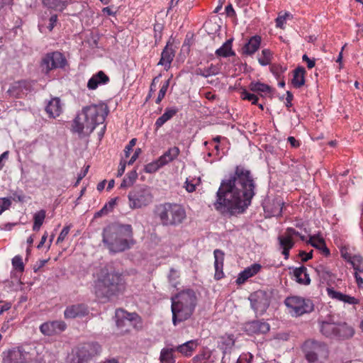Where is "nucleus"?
<instances>
[{
  "label": "nucleus",
  "instance_id": "c756f323",
  "mask_svg": "<svg viewBox=\"0 0 363 363\" xmlns=\"http://www.w3.org/2000/svg\"><path fill=\"white\" fill-rule=\"evenodd\" d=\"M179 153L180 150L178 147H170L158 158L159 162L164 166L175 160Z\"/></svg>",
  "mask_w": 363,
  "mask_h": 363
},
{
  "label": "nucleus",
  "instance_id": "393cba45",
  "mask_svg": "<svg viewBox=\"0 0 363 363\" xmlns=\"http://www.w3.org/2000/svg\"><path fill=\"white\" fill-rule=\"evenodd\" d=\"M214 352L215 350H211L207 347L203 348L199 354L193 357L192 362L193 363L214 362L216 359V358L213 356Z\"/></svg>",
  "mask_w": 363,
  "mask_h": 363
},
{
  "label": "nucleus",
  "instance_id": "c9c22d12",
  "mask_svg": "<svg viewBox=\"0 0 363 363\" xmlns=\"http://www.w3.org/2000/svg\"><path fill=\"white\" fill-rule=\"evenodd\" d=\"M279 245L282 248V254L284 255L285 259H288L289 255V250L294 246V242L286 234L280 235L278 238Z\"/></svg>",
  "mask_w": 363,
  "mask_h": 363
},
{
  "label": "nucleus",
  "instance_id": "13d9d810",
  "mask_svg": "<svg viewBox=\"0 0 363 363\" xmlns=\"http://www.w3.org/2000/svg\"><path fill=\"white\" fill-rule=\"evenodd\" d=\"M286 68L283 67L282 66L279 65H272L270 68L271 72L272 74L276 76V77L279 78L280 75L286 71Z\"/></svg>",
  "mask_w": 363,
  "mask_h": 363
},
{
  "label": "nucleus",
  "instance_id": "0e129e2a",
  "mask_svg": "<svg viewBox=\"0 0 363 363\" xmlns=\"http://www.w3.org/2000/svg\"><path fill=\"white\" fill-rule=\"evenodd\" d=\"M58 18L56 14L52 15L49 18V25L48 26V28L50 31H52L54 27L56 26Z\"/></svg>",
  "mask_w": 363,
  "mask_h": 363
},
{
  "label": "nucleus",
  "instance_id": "412c9836",
  "mask_svg": "<svg viewBox=\"0 0 363 363\" xmlns=\"http://www.w3.org/2000/svg\"><path fill=\"white\" fill-rule=\"evenodd\" d=\"M109 80V77L103 71H99L89 79L87 88L89 90H94L100 85L108 84Z\"/></svg>",
  "mask_w": 363,
  "mask_h": 363
},
{
  "label": "nucleus",
  "instance_id": "e433bc0d",
  "mask_svg": "<svg viewBox=\"0 0 363 363\" xmlns=\"http://www.w3.org/2000/svg\"><path fill=\"white\" fill-rule=\"evenodd\" d=\"M220 66L211 64L208 67H198L195 70L196 75L202 76L207 78L211 76L217 75L220 72Z\"/></svg>",
  "mask_w": 363,
  "mask_h": 363
},
{
  "label": "nucleus",
  "instance_id": "2f4dec72",
  "mask_svg": "<svg viewBox=\"0 0 363 363\" xmlns=\"http://www.w3.org/2000/svg\"><path fill=\"white\" fill-rule=\"evenodd\" d=\"M293 274L298 283L303 285H308L311 283L309 274L307 273V269L305 267L302 266L296 268Z\"/></svg>",
  "mask_w": 363,
  "mask_h": 363
},
{
  "label": "nucleus",
  "instance_id": "58836bf2",
  "mask_svg": "<svg viewBox=\"0 0 363 363\" xmlns=\"http://www.w3.org/2000/svg\"><path fill=\"white\" fill-rule=\"evenodd\" d=\"M308 242L313 247L321 250L325 256H328L330 255V250L327 247L323 238L319 236L313 235L310 238Z\"/></svg>",
  "mask_w": 363,
  "mask_h": 363
},
{
  "label": "nucleus",
  "instance_id": "473e14b6",
  "mask_svg": "<svg viewBox=\"0 0 363 363\" xmlns=\"http://www.w3.org/2000/svg\"><path fill=\"white\" fill-rule=\"evenodd\" d=\"M175 347H173L167 346L162 348L160 354V363H175Z\"/></svg>",
  "mask_w": 363,
  "mask_h": 363
},
{
  "label": "nucleus",
  "instance_id": "ea45409f",
  "mask_svg": "<svg viewBox=\"0 0 363 363\" xmlns=\"http://www.w3.org/2000/svg\"><path fill=\"white\" fill-rule=\"evenodd\" d=\"M43 4L48 9L57 11H63L67 6V1L63 0H43Z\"/></svg>",
  "mask_w": 363,
  "mask_h": 363
},
{
  "label": "nucleus",
  "instance_id": "6ab92c4d",
  "mask_svg": "<svg viewBox=\"0 0 363 363\" xmlns=\"http://www.w3.org/2000/svg\"><path fill=\"white\" fill-rule=\"evenodd\" d=\"M235 340L233 335L225 334L220 336L217 341V347L220 349L223 354V357L228 353H230L233 347L235 346Z\"/></svg>",
  "mask_w": 363,
  "mask_h": 363
},
{
  "label": "nucleus",
  "instance_id": "a19ab883",
  "mask_svg": "<svg viewBox=\"0 0 363 363\" xmlns=\"http://www.w3.org/2000/svg\"><path fill=\"white\" fill-rule=\"evenodd\" d=\"M46 216V211L45 210H40L36 212L33 216V230L34 231H38L42 226L44 220Z\"/></svg>",
  "mask_w": 363,
  "mask_h": 363
},
{
  "label": "nucleus",
  "instance_id": "20e7f679",
  "mask_svg": "<svg viewBox=\"0 0 363 363\" xmlns=\"http://www.w3.org/2000/svg\"><path fill=\"white\" fill-rule=\"evenodd\" d=\"M107 114V107L104 104L85 106L74 119L72 130L77 133L79 137L89 135L96 125L104 122Z\"/></svg>",
  "mask_w": 363,
  "mask_h": 363
},
{
  "label": "nucleus",
  "instance_id": "a878e982",
  "mask_svg": "<svg viewBox=\"0 0 363 363\" xmlns=\"http://www.w3.org/2000/svg\"><path fill=\"white\" fill-rule=\"evenodd\" d=\"M261 41L262 38L259 35H256L251 37L242 48V52L247 55H252L259 48Z\"/></svg>",
  "mask_w": 363,
  "mask_h": 363
},
{
  "label": "nucleus",
  "instance_id": "e2e57ef3",
  "mask_svg": "<svg viewBox=\"0 0 363 363\" xmlns=\"http://www.w3.org/2000/svg\"><path fill=\"white\" fill-rule=\"evenodd\" d=\"M289 16V13H285L284 15H279L277 18H276V26L278 28H283L285 22H286V16Z\"/></svg>",
  "mask_w": 363,
  "mask_h": 363
},
{
  "label": "nucleus",
  "instance_id": "37998d69",
  "mask_svg": "<svg viewBox=\"0 0 363 363\" xmlns=\"http://www.w3.org/2000/svg\"><path fill=\"white\" fill-rule=\"evenodd\" d=\"M138 178L136 170L128 172L121 184V188H127L132 186Z\"/></svg>",
  "mask_w": 363,
  "mask_h": 363
},
{
  "label": "nucleus",
  "instance_id": "a18cd8bd",
  "mask_svg": "<svg viewBox=\"0 0 363 363\" xmlns=\"http://www.w3.org/2000/svg\"><path fill=\"white\" fill-rule=\"evenodd\" d=\"M272 53L269 49H264L262 55L258 58L259 63L262 66H267L271 63Z\"/></svg>",
  "mask_w": 363,
  "mask_h": 363
},
{
  "label": "nucleus",
  "instance_id": "dca6fc26",
  "mask_svg": "<svg viewBox=\"0 0 363 363\" xmlns=\"http://www.w3.org/2000/svg\"><path fill=\"white\" fill-rule=\"evenodd\" d=\"M30 91V84L26 81L16 82L8 90L10 96L15 98H22Z\"/></svg>",
  "mask_w": 363,
  "mask_h": 363
},
{
  "label": "nucleus",
  "instance_id": "79ce46f5",
  "mask_svg": "<svg viewBox=\"0 0 363 363\" xmlns=\"http://www.w3.org/2000/svg\"><path fill=\"white\" fill-rule=\"evenodd\" d=\"M353 267L354 272L363 273V257L359 255H354L348 262Z\"/></svg>",
  "mask_w": 363,
  "mask_h": 363
},
{
  "label": "nucleus",
  "instance_id": "774afa93",
  "mask_svg": "<svg viewBox=\"0 0 363 363\" xmlns=\"http://www.w3.org/2000/svg\"><path fill=\"white\" fill-rule=\"evenodd\" d=\"M360 272H354V276L355 278L356 283L359 288L363 287V279L359 275Z\"/></svg>",
  "mask_w": 363,
  "mask_h": 363
},
{
  "label": "nucleus",
  "instance_id": "5701e85b",
  "mask_svg": "<svg viewBox=\"0 0 363 363\" xmlns=\"http://www.w3.org/2000/svg\"><path fill=\"white\" fill-rule=\"evenodd\" d=\"M260 269L261 266L259 264H253L247 267L238 274L236 283L239 285L244 284L249 278L257 274Z\"/></svg>",
  "mask_w": 363,
  "mask_h": 363
},
{
  "label": "nucleus",
  "instance_id": "9d476101",
  "mask_svg": "<svg viewBox=\"0 0 363 363\" xmlns=\"http://www.w3.org/2000/svg\"><path fill=\"white\" fill-rule=\"evenodd\" d=\"M320 332L328 337L348 338L352 337L354 332L353 328L345 323L323 322L320 326Z\"/></svg>",
  "mask_w": 363,
  "mask_h": 363
},
{
  "label": "nucleus",
  "instance_id": "6e6d98bb",
  "mask_svg": "<svg viewBox=\"0 0 363 363\" xmlns=\"http://www.w3.org/2000/svg\"><path fill=\"white\" fill-rule=\"evenodd\" d=\"M253 359V355L250 353H243L238 359L237 363H252Z\"/></svg>",
  "mask_w": 363,
  "mask_h": 363
},
{
  "label": "nucleus",
  "instance_id": "72a5a7b5",
  "mask_svg": "<svg viewBox=\"0 0 363 363\" xmlns=\"http://www.w3.org/2000/svg\"><path fill=\"white\" fill-rule=\"evenodd\" d=\"M249 89L253 92L260 94L261 96H263V94H271L273 92V89L271 86L259 82H252L249 84Z\"/></svg>",
  "mask_w": 363,
  "mask_h": 363
},
{
  "label": "nucleus",
  "instance_id": "3c124183",
  "mask_svg": "<svg viewBox=\"0 0 363 363\" xmlns=\"http://www.w3.org/2000/svg\"><path fill=\"white\" fill-rule=\"evenodd\" d=\"M12 264H13V268L16 270L19 271L20 272H23L24 264H23V260H22V257L21 256H19V255L15 256L12 259Z\"/></svg>",
  "mask_w": 363,
  "mask_h": 363
},
{
  "label": "nucleus",
  "instance_id": "052dcab7",
  "mask_svg": "<svg viewBox=\"0 0 363 363\" xmlns=\"http://www.w3.org/2000/svg\"><path fill=\"white\" fill-rule=\"evenodd\" d=\"M69 230H70L69 225H67L63 228V229L60 232V233L57 239V243L62 242V241L65 240V238L67 237V235H68V233L69 232Z\"/></svg>",
  "mask_w": 363,
  "mask_h": 363
},
{
  "label": "nucleus",
  "instance_id": "4c0bfd02",
  "mask_svg": "<svg viewBox=\"0 0 363 363\" xmlns=\"http://www.w3.org/2000/svg\"><path fill=\"white\" fill-rule=\"evenodd\" d=\"M305 69L303 67H298L294 71L292 84L294 87L300 88L305 84Z\"/></svg>",
  "mask_w": 363,
  "mask_h": 363
},
{
  "label": "nucleus",
  "instance_id": "de8ad7c7",
  "mask_svg": "<svg viewBox=\"0 0 363 363\" xmlns=\"http://www.w3.org/2000/svg\"><path fill=\"white\" fill-rule=\"evenodd\" d=\"M162 167V164L159 162V159H157L146 164L145 166L144 170L147 173H154Z\"/></svg>",
  "mask_w": 363,
  "mask_h": 363
},
{
  "label": "nucleus",
  "instance_id": "09e8293b",
  "mask_svg": "<svg viewBox=\"0 0 363 363\" xmlns=\"http://www.w3.org/2000/svg\"><path fill=\"white\" fill-rule=\"evenodd\" d=\"M169 82H170V79L166 80L163 83V84H162V86L160 88V90L159 91L157 98L156 99V101H155L156 104H160L162 101V100L164 99V96H165V94L167 93V89H168V87L169 86Z\"/></svg>",
  "mask_w": 363,
  "mask_h": 363
},
{
  "label": "nucleus",
  "instance_id": "bf43d9fd",
  "mask_svg": "<svg viewBox=\"0 0 363 363\" xmlns=\"http://www.w3.org/2000/svg\"><path fill=\"white\" fill-rule=\"evenodd\" d=\"M284 234L289 236L291 239H292L293 236H298L301 240L304 241L306 240V237L304 235H301L298 231L292 228H286Z\"/></svg>",
  "mask_w": 363,
  "mask_h": 363
},
{
  "label": "nucleus",
  "instance_id": "9b49d317",
  "mask_svg": "<svg viewBox=\"0 0 363 363\" xmlns=\"http://www.w3.org/2000/svg\"><path fill=\"white\" fill-rule=\"evenodd\" d=\"M249 300L252 309L257 314H263L270 304L269 294L262 290H259L250 296Z\"/></svg>",
  "mask_w": 363,
  "mask_h": 363
},
{
  "label": "nucleus",
  "instance_id": "aec40b11",
  "mask_svg": "<svg viewBox=\"0 0 363 363\" xmlns=\"http://www.w3.org/2000/svg\"><path fill=\"white\" fill-rule=\"evenodd\" d=\"M45 111L50 118H55L62 112V104L58 97L52 98L45 106Z\"/></svg>",
  "mask_w": 363,
  "mask_h": 363
},
{
  "label": "nucleus",
  "instance_id": "49530a36",
  "mask_svg": "<svg viewBox=\"0 0 363 363\" xmlns=\"http://www.w3.org/2000/svg\"><path fill=\"white\" fill-rule=\"evenodd\" d=\"M179 272L177 270L172 268L169 271L168 279L169 282L173 287H177V285L179 284Z\"/></svg>",
  "mask_w": 363,
  "mask_h": 363
},
{
  "label": "nucleus",
  "instance_id": "b1692460",
  "mask_svg": "<svg viewBox=\"0 0 363 363\" xmlns=\"http://www.w3.org/2000/svg\"><path fill=\"white\" fill-rule=\"evenodd\" d=\"M213 255L215 258V279L219 280L224 276V273L223 272L224 253L221 250L217 249L214 250Z\"/></svg>",
  "mask_w": 363,
  "mask_h": 363
},
{
  "label": "nucleus",
  "instance_id": "f8f14e48",
  "mask_svg": "<svg viewBox=\"0 0 363 363\" xmlns=\"http://www.w3.org/2000/svg\"><path fill=\"white\" fill-rule=\"evenodd\" d=\"M66 64V60L60 52L48 53L42 60L41 67L43 69L48 73L50 70L57 68H62Z\"/></svg>",
  "mask_w": 363,
  "mask_h": 363
},
{
  "label": "nucleus",
  "instance_id": "c85d7f7f",
  "mask_svg": "<svg viewBox=\"0 0 363 363\" xmlns=\"http://www.w3.org/2000/svg\"><path fill=\"white\" fill-rule=\"evenodd\" d=\"M174 57V50L172 48H169L168 43L162 52L161 58L158 62V65L164 66L165 69H167L170 67Z\"/></svg>",
  "mask_w": 363,
  "mask_h": 363
},
{
  "label": "nucleus",
  "instance_id": "c03bdc74",
  "mask_svg": "<svg viewBox=\"0 0 363 363\" xmlns=\"http://www.w3.org/2000/svg\"><path fill=\"white\" fill-rule=\"evenodd\" d=\"M272 206L270 210L269 207H267V211H270L273 216H280L281 215L284 202L281 199H276L272 201Z\"/></svg>",
  "mask_w": 363,
  "mask_h": 363
},
{
  "label": "nucleus",
  "instance_id": "680f3d73",
  "mask_svg": "<svg viewBox=\"0 0 363 363\" xmlns=\"http://www.w3.org/2000/svg\"><path fill=\"white\" fill-rule=\"evenodd\" d=\"M137 140L135 138H133L130 140L129 143L125 146L124 150L125 157H128L130 155V152L133 150V147L135 145Z\"/></svg>",
  "mask_w": 363,
  "mask_h": 363
},
{
  "label": "nucleus",
  "instance_id": "39448f33",
  "mask_svg": "<svg viewBox=\"0 0 363 363\" xmlns=\"http://www.w3.org/2000/svg\"><path fill=\"white\" fill-rule=\"evenodd\" d=\"M171 301L172 323L175 326L191 316L197 303L196 293L191 289L182 291Z\"/></svg>",
  "mask_w": 363,
  "mask_h": 363
},
{
  "label": "nucleus",
  "instance_id": "bb28decb",
  "mask_svg": "<svg viewBox=\"0 0 363 363\" xmlns=\"http://www.w3.org/2000/svg\"><path fill=\"white\" fill-rule=\"evenodd\" d=\"M179 112L177 107H168L165 109L164 113L159 117L155 123L156 130L161 128L166 122L172 118Z\"/></svg>",
  "mask_w": 363,
  "mask_h": 363
},
{
  "label": "nucleus",
  "instance_id": "f704fd0d",
  "mask_svg": "<svg viewBox=\"0 0 363 363\" xmlns=\"http://www.w3.org/2000/svg\"><path fill=\"white\" fill-rule=\"evenodd\" d=\"M233 39L228 40L223 45L216 50V55L219 57H228L234 56L235 52L232 49Z\"/></svg>",
  "mask_w": 363,
  "mask_h": 363
},
{
  "label": "nucleus",
  "instance_id": "864d4df0",
  "mask_svg": "<svg viewBox=\"0 0 363 363\" xmlns=\"http://www.w3.org/2000/svg\"><path fill=\"white\" fill-rule=\"evenodd\" d=\"M241 97L244 100L251 101L252 104H257L258 101V97L256 95L250 93L247 90H244L243 91H242Z\"/></svg>",
  "mask_w": 363,
  "mask_h": 363
},
{
  "label": "nucleus",
  "instance_id": "f257e3e1",
  "mask_svg": "<svg viewBox=\"0 0 363 363\" xmlns=\"http://www.w3.org/2000/svg\"><path fill=\"white\" fill-rule=\"evenodd\" d=\"M255 183L249 170L237 167L229 179L223 180L216 194L214 208L223 214L242 213L255 194Z\"/></svg>",
  "mask_w": 363,
  "mask_h": 363
},
{
  "label": "nucleus",
  "instance_id": "603ef678",
  "mask_svg": "<svg viewBox=\"0 0 363 363\" xmlns=\"http://www.w3.org/2000/svg\"><path fill=\"white\" fill-rule=\"evenodd\" d=\"M315 272L317 274L322 277L323 278H325L327 277H330L331 273L328 269V267L323 265V264H318L315 268Z\"/></svg>",
  "mask_w": 363,
  "mask_h": 363
},
{
  "label": "nucleus",
  "instance_id": "1a4fd4ad",
  "mask_svg": "<svg viewBox=\"0 0 363 363\" xmlns=\"http://www.w3.org/2000/svg\"><path fill=\"white\" fill-rule=\"evenodd\" d=\"M284 303L289 310V313L294 317L309 313L314 309V304L311 300L297 296L287 297Z\"/></svg>",
  "mask_w": 363,
  "mask_h": 363
},
{
  "label": "nucleus",
  "instance_id": "cd10ccee",
  "mask_svg": "<svg viewBox=\"0 0 363 363\" xmlns=\"http://www.w3.org/2000/svg\"><path fill=\"white\" fill-rule=\"evenodd\" d=\"M328 294L332 298H335L351 305H355L359 303V300L354 298V296H350L349 295L344 294L340 291H336L332 289H328Z\"/></svg>",
  "mask_w": 363,
  "mask_h": 363
},
{
  "label": "nucleus",
  "instance_id": "423d86ee",
  "mask_svg": "<svg viewBox=\"0 0 363 363\" xmlns=\"http://www.w3.org/2000/svg\"><path fill=\"white\" fill-rule=\"evenodd\" d=\"M156 218L163 226H178L186 218L184 208L176 203L166 202L155 206L154 211Z\"/></svg>",
  "mask_w": 363,
  "mask_h": 363
},
{
  "label": "nucleus",
  "instance_id": "7c9ffc66",
  "mask_svg": "<svg viewBox=\"0 0 363 363\" xmlns=\"http://www.w3.org/2000/svg\"><path fill=\"white\" fill-rule=\"evenodd\" d=\"M197 346L198 343L196 340H189L175 347V350L185 357H190Z\"/></svg>",
  "mask_w": 363,
  "mask_h": 363
},
{
  "label": "nucleus",
  "instance_id": "2eb2a0df",
  "mask_svg": "<svg viewBox=\"0 0 363 363\" xmlns=\"http://www.w3.org/2000/svg\"><path fill=\"white\" fill-rule=\"evenodd\" d=\"M88 306L84 303H77L68 306L65 311L64 316L67 319L82 318L89 314Z\"/></svg>",
  "mask_w": 363,
  "mask_h": 363
},
{
  "label": "nucleus",
  "instance_id": "a211bd4d",
  "mask_svg": "<svg viewBox=\"0 0 363 363\" xmlns=\"http://www.w3.org/2000/svg\"><path fill=\"white\" fill-rule=\"evenodd\" d=\"M138 318L136 313H130L123 309H117L115 313L116 323L118 328L130 326L133 320Z\"/></svg>",
  "mask_w": 363,
  "mask_h": 363
},
{
  "label": "nucleus",
  "instance_id": "f3484780",
  "mask_svg": "<svg viewBox=\"0 0 363 363\" xmlns=\"http://www.w3.org/2000/svg\"><path fill=\"white\" fill-rule=\"evenodd\" d=\"M269 323L261 320H253L245 325V330L249 335L265 334L269 331Z\"/></svg>",
  "mask_w": 363,
  "mask_h": 363
},
{
  "label": "nucleus",
  "instance_id": "69168bd1",
  "mask_svg": "<svg viewBox=\"0 0 363 363\" xmlns=\"http://www.w3.org/2000/svg\"><path fill=\"white\" fill-rule=\"evenodd\" d=\"M302 60L307 63V67L308 69H311L315 66V60L310 59L307 55H303Z\"/></svg>",
  "mask_w": 363,
  "mask_h": 363
},
{
  "label": "nucleus",
  "instance_id": "0eeeda50",
  "mask_svg": "<svg viewBox=\"0 0 363 363\" xmlns=\"http://www.w3.org/2000/svg\"><path fill=\"white\" fill-rule=\"evenodd\" d=\"M303 351L306 360L310 363L326 359L328 356L327 345L314 340H306L303 345Z\"/></svg>",
  "mask_w": 363,
  "mask_h": 363
},
{
  "label": "nucleus",
  "instance_id": "ddd939ff",
  "mask_svg": "<svg viewBox=\"0 0 363 363\" xmlns=\"http://www.w3.org/2000/svg\"><path fill=\"white\" fill-rule=\"evenodd\" d=\"M101 350L100 345L96 342L85 344L78 352L77 363H91L93 357L99 354Z\"/></svg>",
  "mask_w": 363,
  "mask_h": 363
},
{
  "label": "nucleus",
  "instance_id": "6e6552de",
  "mask_svg": "<svg viewBox=\"0 0 363 363\" xmlns=\"http://www.w3.org/2000/svg\"><path fill=\"white\" fill-rule=\"evenodd\" d=\"M129 207L131 209L141 208L152 202L153 196L150 188L146 186H135L128 194Z\"/></svg>",
  "mask_w": 363,
  "mask_h": 363
},
{
  "label": "nucleus",
  "instance_id": "4468645a",
  "mask_svg": "<svg viewBox=\"0 0 363 363\" xmlns=\"http://www.w3.org/2000/svg\"><path fill=\"white\" fill-rule=\"evenodd\" d=\"M67 328L66 323L62 320H53L43 323L40 326V332L48 336L60 333Z\"/></svg>",
  "mask_w": 363,
  "mask_h": 363
},
{
  "label": "nucleus",
  "instance_id": "7ed1b4c3",
  "mask_svg": "<svg viewBox=\"0 0 363 363\" xmlns=\"http://www.w3.org/2000/svg\"><path fill=\"white\" fill-rule=\"evenodd\" d=\"M125 288V283L122 274L106 267L100 269L94 281V293L103 302L122 293Z\"/></svg>",
  "mask_w": 363,
  "mask_h": 363
},
{
  "label": "nucleus",
  "instance_id": "f03ea898",
  "mask_svg": "<svg viewBox=\"0 0 363 363\" xmlns=\"http://www.w3.org/2000/svg\"><path fill=\"white\" fill-rule=\"evenodd\" d=\"M102 242L112 253H118L130 249L135 244L131 225L113 223L103 230Z\"/></svg>",
  "mask_w": 363,
  "mask_h": 363
},
{
  "label": "nucleus",
  "instance_id": "8fccbe9b",
  "mask_svg": "<svg viewBox=\"0 0 363 363\" xmlns=\"http://www.w3.org/2000/svg\"><path fill=\"white\" fill-rule=\"evenodd\" d=\"M153 30L155 44L157 45L162 39L163 25L161 23H155Z\"/></svg>",
  "mask_w": 363,
  "mask_h": 363
},
{
  "label": "nucleus",
  "instance_id": "4d7b16f0",
  "mask_svg": "<svg viewBox=\"0 0 363 363\" xmlns=\"http://www.w3.org/2000/svg\"><path fill=\"white\" fill-rule=\"evenodd\" d=\"M11 205V201L9 198H0V215L7 210Z\"/></svg>",
  "mask_w": 363,
  "mask_h": 363
},
{
  "label": "nucleus",
  "instance_id": "4be33fe9",
  "mask_svg": "<svg viewBox=\"0 0 363 363\" xmlns=\"http://www.w3.org/2000/svg\"><path fill=\"white\" fill-rule=\"evenodd\" d=\"M9 358L10 363H34L28 353L20 350L10 351Z\"/></svg>",
  "mask_w": 363,
  "mask_h": 363
},
{
  "label": "nucleus",
  "instance_id": "5fc2aeb1",
  "mask_svg": "<svg viewBox=\"0 0 363 363\" xmlns=\"http://www.w3.org/2000/svg\"><path fill=\"white\" fill-rule=\"evenodd\" d=\"M340 251L341 257L347 262H349L352 257H354V255L350 254L349 247L347 246L342 247Z\"/></svg>",
  "mask_w": 363,
  "mask_h": 363
},
{
  "label": "nucleus",
  "instance_id": "338daca9",
  "mask_svg": "<svg viewBox=\"0 0 363 363\" xmlns=\"http://www.w3.org/2000/svg\"><path fill=\"white\" fill-rule=\"evenodd\" d=\"M299 256L301 257V259L303 262H306L308 259L312 258V251L310 252H306L303 251L300 252Z\"/></svg>",
  "mask_w": 363,
  "mask_h": 363
}]
</instances>
